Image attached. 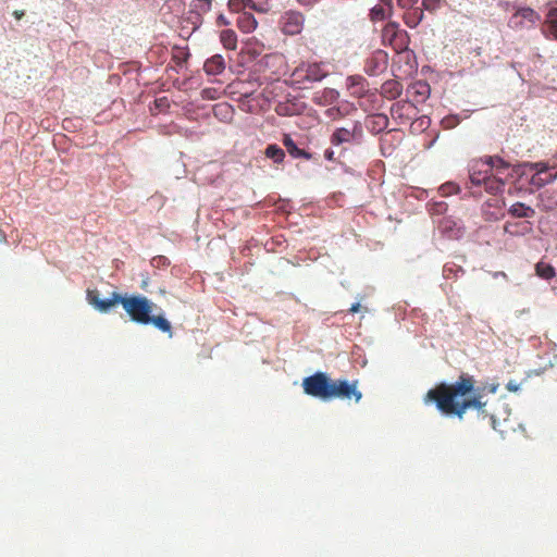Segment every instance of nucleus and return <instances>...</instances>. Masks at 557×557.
Wrapping results in <instances>:
<instances>
[{"mask_svg":"<svg viewBox=\"0 0 557 557\" xmlns=\"http://www.w3.org/2000/svg\"><path fill=\"white\" fill-rule=\"evenodd\" d=\"M304 392L322 401L332 399H355L359 403L362 398L361 392L358 389V382H349L347 380L333 381L325 372H315L302 381Z\"/></svg>","mask_w":557,"mask_h":557,"instance_id":"1","label":"nucleus"},{"mask_svg":"<svg viewBox=\"0 0 557 557\" xmlns=\"http://www.w3.org/2000/svg\"><path fill=\"white\" fill-rule=\"evenodd\" d=\"M474 389V382L471 376L462 374L459 380L453 385L442 383L426 394L425 401H434L437 410L447 417H453V413L458 409L462 400L460 397L466 396Z\"/></svg>","mask_w":557,"mask_h":557,"instance_id":"2","label":"nucleus"},{"mask_svg":"<svg viewBox=\"0 0 557 557\" xmlns=\"http://www.w3.org/2000/svg\"><path fill=\"white\" fill-rule=\"evenodd\" d=\"M521 169V175H531L530 184L536 188L544 187L557 178V169L555 164L546 162H524L518 164Z\"/></svg>","mask_w":557,"mask_h":557,"instance_id":"3","label":"nucleus"},{"mask_svg":"<svg viewBox=\"0 0 557 557\" xmlns=\"http://www.w3.org/2000/svg\"><path fill=\"white\" fill-rule=\"evenodd\" d=\"M152 306V301L144 296L124 297L123 308L131 320L137 324H149Z\"/></svg>","mask_w":557,"mask_h":557,"instance_id":"4","label":"nucleus"},{"mask_svg":"<svg viewBox=\"0 0 557 557\" xmlns=\"http://www.w3.org/2000/svg\"><path fill=\"white\" fill-rule=\"evenodd\" d=\"M541 20L540 14L531 8H519L508 20V27L513 30L534 28Z\"/></svg>","mask_w":557,"mask_h":557,"instance_id":"5","label":"nucleus"},{"mask_svg":"<svg viewBox=\"0 0 557 557\" xmlns=\"http://www.w3.org/2000/svg\"><path fill=\"white\" fill-rule=\"evenodd\" d=\"M363 129L360 122H352L351 127H338L331 136V144L339 146L343 144H350L359 141L362 138Z\"/></svg>","mask_w":557,"mask_h":557,"instance_id":"6","label":"nucleus"},{"mask_svg":"<svg viewBox=\"0 0 557 557\" xmlns=\"http://www.w3.org/2000/svg\"><path fill=\"white\" fill-rule=\"evenodd\" d=\"M493 163L490 162V157L483 159L472 160L469 164V178L472 185H481L491 176Z\"/></svg>","mask_w":557,"mask_h":557,"instance_id":"7","label":"nucleus"},{"mask_svg":"<svg viewBox=\"0 0 557 557\" xmlns=\"http://www.w3.org/2000/svg\"><path fill=\"white\" fill-rule=\"evenodd\" d=\"M124 297L114 292L110 297L100 299L96 290H88L86 296L88 304L101 313H108L117 304L123 306Z\"/></svg>","mask_w":557,"mask_h":557,"instance_id":"8","label":"nucleus"},{"mask_svg":"<svg viewBox=\"0 0 557 557\" xmlns=\"http://www.w3.org/2000/svg\"><path fill=\"white\" fill-rule=\"evenodd\" d=\"M305 17L300 12H285L281 18L282 32L286 35H298L304 27Z\"/></svg>","mask_w":557,"mask_h":557,"instance_id":"9","label":"nucleus"},{"mask_svg":"<svg viewBox=\"0 0 557 557\" xmlns=\"http://www.w3.org/2000/svg\"><path fill=\"white\" fill-rule=\"evenodd\" d=\"M490 162L493 163V170H491V176L503 181L507 183L509 177L512 176V172H521V169H518V165L516 168H511L510 163L503 160L502 158L497 156L490 157Z\"/></svg>","mask_w":557,"mask_h":557,"instance_id":"10","label":"nucleus"},{"mask_svg":"<svg viewBox=\"0 0 557 557\" xmlns=\"http://www.w3.org/2000/svg\"><path fill=\"white\" fill-rule=\"evenodd\" d=\"M485 406L486 403L482 401V397L480 395H473L471 399H463L453 416H456L459 420H462L465 412L469 408H475L480 413L485 414Z\"/></svg>","mask_w":557,"mask_h":557,"instance_id":"11","label":"nucleus"},{"mask_svg":"<svg viewBox=\"0 0 557 557\" xmlns=\"http://www.w3.org/2000/svg\"><path fill=\"white\" fill-rule=\"evenodd\" d=\"M394 5L392 0H379L370 10V17L372 21H383L392 15Z\"/></svg>","mask_w":557,"mask_h":557,"instance_id":"12","label":"nucleus"},{"mask_svg":"<svg viewBox=\"0 0 557 557\" xmlns=\"http://www.w3.org/2000/svg\"><path fill=\"white\" fill-rule=\"evenodd\" d=\"M339 97V92L333 88H324L321 91L313 94L312 100L318 106H330L336 102Z\"/></svg>","mask_w":557,"mask_h":557,"instance_id":"13","label":"nucleus"},{"mask_svg":"<svg viewBox=\"0 0 557 557\" xmlns=\"http://www.w3.org/2000/svg\"><path fill=\"white\" fill-rule=\"evenodd\" d=\"M208 75H219L225 70V60L221 54H214L209 58L203 65Z\"/></svg>","mask_w":557,"mask_h":557,"instance_id":"14","label":"nucleus"},{"mask_svg":"<svg viewBox=\"0 0 557 557\" xmlns=\"http://www.w3.org/2000/svg\"><path fill=\"white\" fill-rule=\"evenodd\" d=\"M367 81L361 75H350L346 79V86L352 95L362 96L367 91Z\"/></svg>","mask_w":557,"mask_h":557,"instance_id":"15","label":"nucleus"},{"mask_svg":"<svg viewBox=\"0 0 557 557\" xmlns=\"http://www.w3.org/2000/svg\"><path fill=\"white\" fill-rule=\"evenodd\" d=\"M532 230L530 222H509L507 221L504 225L505 233L511 236H523L530 233Z\"/></svg>","mask_w":557,"mask_h":557,"instance_id":"16","label":"nucleus"},{"mask_svg":"<svg viewBox=\"0 0 557 557\" xmlns=\"http://www.w3.org/2000/svg\"><path fill=\"white\" fill-rule=\"evenodd\" d=\"M508 213L516 219H531L535 215V210L522 202H516L510 206Z\"/></svg>","mask_w":557,"mask_h":557,"instance_id":"17","label":"nucleus"},{"mask_svg":"<svg viewBox=\"0 0 557 557\" xmlns=\"http://www.w3.org/2000/svg\"><path fill=\"white\" fill-rule=\"evenodd\" d=\"M236 23L238 28L246 34L253 32L258 26L256 17L246 11L238 15Z\"/></svg>","mask_w":557,"mask_h":557,"instance_id":"18","label":"nucleus"},{"mask_svg":"<svg viewBox=\"0 0 557 557\" xmlns=\"http://www.w3.org/2000/svg\"><path fill=\"white\" fill-rule=\"evenodd\" d=\"M327 76V71L321 64L312 63L306 69L305 78L309 82H320Z\"/></svg>","mask_w":557,"mask_h":557,"instance_id":"19","label":"nucleus"},{"mask_svg":"<svg viewBox=\"0 0 557 557\" xmlns=\"http://www.w3.org/2000/svg\"><path fill=\"white\" fill-rule=\"evenodd\" d=\"M283 144L286 147L287 152L294 158H304L311 159V154L300 148L297 147L296 143L292 139L289 135H285L283 139Z\"/></svg>","mask_w":557,"mask_h":557,"instance_id":"20","label":"nucleus"},{"mask_svg":"<svg viewBox=\"0 0 557 557\" xmlns=\"http://www.w3.org/2000/svg\"><path fill=\"white\" fill-rule=\"evenodd\" d=\"M401 90V84L394 79L386 81L382 85V94L389 99H395L400 96Z\"/></svg>","mask_w":557,"mask_h":557,"instance_id":"21","label":"nucleus"},{"mask_svg":"<svg viewBox=\"0 0 557 557\" xmlns=\"http://www.w3.org/2000/svg\"><path fill=\"white\" fill-rule=\"evenodd\" d=\"M405 32L399 29V24L396 22H388L383 29V39L393 44L399 36H404Z\"/></svg>","mask_w":557,"mask_h":557,"instance_id":"22","label":"nucleus"},{"mask_svg":"<svg viewBox=\"0 0 557 557\" xmlns=\"http://www.w3.org/2000/svg\"><path fill=\"white\" fill-rule=\"evenodd\" d=\"M422 18L423 10L420 8L406 11L404 14V21L410 28H414L422 21Z\"/></svg>","mask_w":557,"mask_h":557,"instance_id":"23","label":"nucleus"},{"mask_svg":"<svg viewBox=\"0 0 557 557\" xmlns=\"http://www.w3.org/2000/svg\"><path fill=\"white\" fill-rule=\"evenodd\" d=\"M481 185L484 186L485 190L490 194H500L504 190L506 185L505 182L499 181L493 176H490L486 181H484Z\"/></svg>","mask_w":557,"mask_h":557,"instance_id":"24","label":"nucleus"},{"mask_svg":"<svg viewBox=\"0 0 557 557\" xmlns=\"http://www.w3.org/2000/svg\"><path fill=\"white\" fill-rule=\"evenodd\" d=\"M149 324L154 325L158 330L163 333H168L172 337L171 323L163 315H151Z\"/></svg>","mask_w":557,"mask_h":557,"instance_id":"25","label":"nucleus"},{"mask_svg":"<svg viewBox=\"0 0 557 557\" xmlns=\"http://www.w3.org/2000/svg\"><path fill=\"white\" fill-rule=\"evenodd\" d=\"M221 42L228 50H234L237 47V36L234 30L225 29L220 35Z\"/></svg>","mask_w":557,"mask_h":557,"instance_id":"26","label":"nucleus"},{"mask_svg":"<svg viewBox=\"0 0 557 557\" xmlns=\"http://www.w3.org/2000/svg\"><path fill=\"white\" fill-rule=\"evenodd\" d=\"M267 158L273 160L274 163L283 162L285 158L284 150L277 145H269L264 151Z\"/></svg>","mask_w":557,"mask_h":557,"instance_id":"27","label":"nucleus"},{"mask_svg":"<svg viewBox=\"0 0 557 557\" xmlns=\"http://www.w3.org/2000/svg\"><path fill=\"white\" fill-rule=\"evenodd\" d=\"M189 7L191 11L196 12L197 14L203 15L211 11L212 0H193Z\"/></svg>","mask_w":557,"mask_h":557,"instance_id":"28","label":"nucleus"},{"mask_svg":"<svg viewBox=\"0 0 557 557\" xmlns=\"http://www.w3.org/2000/svg\"><path fill=\"white\" fill-rule=\"evenodd\" d=\"M249 9L258 13H267L271 9V0H246Z\"/></svg>","mask_w":557,"mask_h":557,"instance_id":"29","label":"nucleus"},{"mask_svg":"<svg viewBox=\"0 0 557 557\" xmlns=\"http://www.w3.org/2000/svg\"><path fill=\"white\" fill-rule=\"evenodd\" d=\"M535 270L536 274L544 280H550L556 275L555 269L548 263L539 262Z\"/></svg>","mask_w":557,"mask_h":557,"instance_id":"30","label":"nucleus"},{"mask_svg":"<svg viewBox=\"0 0 557 557\" xmlns=\"http://www.w3.org/2000/svg\"><path fill=\"white\" fill-rule=\"evenodd\" d=\"M414 94L419 97L418 101H424L431 92L430 85L423 82H418L413 85Z\"/></svg>","mask_w":557,"mask_h":557,"instance_id":"31","label":"nucleus"},{"mask_svg":"<svg viewBox=\"0 0 557 557\" xmlns=\"http://www.w3.org/2000/svg\"><path fill=\"white\" fill-rule=\"evenodd\" d=\"M441 227L445 233L451 232L450 236L457 237L460 235V227L457 225L456 222L451 220H444L441 224Z\"/></svg>","mask_w":557,"mask_h":557,"instance_id":"32","label":"nucleus"},{"mask_svg":"<svg viewBox=\"0 0 557 557\" xmlns=\"http://www.w3.org/2000/svg\"><path fill=\"white\" fill-rule=\"evenodd\" d=\"M227 7L232 12L239 14L248 8L246 0H228Z\"/></svg>","mask_w":557,"mask_h":557,"instance_id":"33","label":"nucleus"},{"mask_svg":"<svg viewBox=\"0 0 557 557\" xmlns=\"http://www.w3.org/2000/svg\"><path fill=\"white\" fill-rule=\"evenodd\" d=\"M186 20L188 23L191 24L194 30L198 29L203 23L202 15L197 14L196 12L191 11L190 8H189L188 16Z\"/></svg>","mask_w":557,"mask_h":557,"instance_id":"34","label":"nucleus"},{"mask_svg":"<svg viewBox=\"0 0 557 557\" xmlns=\"http://www.w3.org/2000/svg\"><path fill=\"white\" fill-rule=\"evenodd\" d=\"M418 1L419 0H397V7L405 11H409L412 9H419L417 7Z\"/></svg>","mask_w":557,"mask_h":557,"instance_id":"35","label":"nucleus"},{"mask_svg":"<svg viewBox=\"0 0 557 557\" xmlns=\"http://www.w3.org/2000/svg\"><path fill=\"white\" fill-rule=\"evenodd\" d=\"M325 115L327 117H330L331 120H336V119H339L344 115V113L341 111L339 108L337 107H332V108H329L326 111H325Z\"/></svg>","mask_w":557,"mask_h":557,"instance_id":"36","label":"nucleus"},{"mask_svg":"<svg viewBox=\"0 0 557 557\" xmlns=\"http://www.w3.org/2000/svg\"><path fill=\"white\" fill-rule=\"evenodd\" d=\"M440 0H422V5L425 10H434L437 8Z\"/></svg>","mask_w":557,"mask_h":557,"instance_id":"37","label":"nucleus"},{"mask_svg":"<svg viewBox=\"0 0 557 557\" xmlns=\"http://www.w3.org/2000/svg\"><path fill=\"white\" fill-rule=\"evenodd\" d=\"M506 388L510 392H518L520 389V384L511 380L507 383Z\"/></svg>","mask_w":557,"mask_h":557,"instance_id":"38","label":"nucleus"},{"mask_svg":"<svg viewBox=\"0 0 557 557\" xmlns=\"http://www.w3.org/2000/svg\"><path fill=\"white\" fill-rule=\"evenodd\" d=\"M231 22L225 17V15L223 14H219V16L216 17V25L218 26H226V25H230Z\"/></svg>","mask_w":557,"mask_h":557,"instance_id":"39","label":"nucleus"},{"mask_svg":"<svg viewBox=\"0 0 557 557\" xmlns=\"http://www.w3.org/2000/svg\"><path fill=\"white\" fill-rule=\"evenodd\" d=\"M297 1L302 7L312 8L320 0H297Z\"/></svg>","mask_w":557,"mask_h":557,"instance_id":"40","label":"nucleus"},{"mask_svg":"<svg viewBox=\"0 0 557 557\" xmlns=\"http://www.w3.org/2000/svg\"><path fill=\"white\" fill-rule=\"evenodd\" d=\"M156 106L158 108H164V107H168V99L165 97L163 98H159L156 100Z\"/></svg>","mask_w":557,"mask_h":557,"instance_id":"41","label":"nucleus"},{"mask_svg":"<svg viewBox=\"0 0 557 557\" xmlns=\"http://www.w3.org/2000/svg\"><path fill=\"white\" fill-rule=\"evenodd\" d=\"M324 158H325L326 160H330V161H331V160H333V159H334V151H333V150H331V149H326V150L324 151Z\"/></svg>","mask_w":557,"mask_h":557,"instance_id":"42","label":"nucleus"},{"mask_svg":"<svg viewBox=\"0 0 557 557\" xmlns=\"http://www.w3.org/2000/svg\"><path fill=\"white\" fill-rule=\"evenodd\" d=\"M359 309H360V304L359 302H355V304L351 305L349 311L352 312V313H356V312L359 311Z\"/></svg>","mask_w":557,"mask_h":557,"instance_id":"43","label":"nucleus"},{"mask_svg":"<svg viewBox=\"0 0 557 557\" xmlns=\"http://www.w3.org/2000/svg\"><path fill=\"white\" fill-rule=\"evenodd\" d=\"M490 418H491V421H492V426L494 430H497V425H496V414L495 413H491L490 414Z\"/></svg>","mask_w":557,"mask_h":557,"instance_id":"44","label":"nucleus"},{"mask_svg":"<svg viewBox=\"0 0 557 557\" xmlns=\"http://www.w3.org/2000/svg\"><path fill=\"white\" fill-rule=\"evenodd\" d=\"M419 123L421 126H423L424 124H429V119L426 116H422L419 119Z\"/></svg>","mask_w":557,"mask_h":557,"instance_id":"45","label":"nucleus"},{"mask_svg":"<svg viewBox=\"0 0 557 557\" xmlns=\"http://www.w3.org/2000/svg\"><path fill=\"white\" fill-rule=\"evenodd\" d=\"M399 108H400V104H399V103H397V104L393 106V107H392V112H393V113H394V112H396Z\"/></svg>","mask_w":557,"mask_h":557,"instance_id":"46","label":"nucleus"},{"mask_svg":"<svg viewBox=\"0 0 557 557\" xmlns=\"http://www.w3.org/2000/svg\"><path fill=\"white\" fill-rule=\"evenodd\" d=\"M553 159L555 160V162L553 164H555L556 169H557V149H556V152L554 153Z\"/></svg>","mask_w":557,"mask_h":557,"instance_id":"47","label":"nucleus"},{"mask_svg":"<svg viewBox=\"0 0 557 557\" xmlns=\"http://www.w3.org/2000/svg\"><path fill=\"white\" fill-rule=\"evenodd\" d=\"M496 389H497V386H496V385H493V386L491 387V389H490V391H491V393H495V392H496Z\"/></svg>","mask_w":557,"mask_h":557,"instance_id":"48","label":"nucleus"},{"mask_svg":"<svg viewBox=\"0 0 557 557\" xmlns=\"http://www.w3.org/2000/svg\"><path fill=\"white\" fill-rule=\"evenodd\" d=\"M495 276H506L504 272L496 273Z\"/></svg>","mask_w":557,"mask_h":557,"instance_id":"49","label":"nucleus"},{"mask_svg":"<svg viewBox=\"0 0 557 557\" xmlns=\"http://www.w3.org/2000/svg\"><path fill=\"white\" fill-rule=\"evenodd\" d=\"M147 285V281L144 280L143 283H141V287H145Z\"/></svg>","mask_w":557,"mask_h":557,"instance_id":"50","label":"nucleus"}]
</instances>
